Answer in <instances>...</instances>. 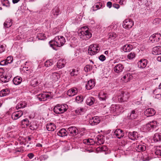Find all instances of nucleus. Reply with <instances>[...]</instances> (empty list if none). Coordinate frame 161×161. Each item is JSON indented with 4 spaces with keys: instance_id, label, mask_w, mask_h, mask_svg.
Listing matches in <instances>:
<instances>
[{
    "instance_id": "1",
    "label": "nucleus",
    "mask_w": 161,
    "mask_h": 161,
    "mask_svg": "<svg viewBox=\"0 0 161 161\" xmlns=\"http://www.w3.org/2000/svg\"><path fill=\"white\" fill-rule=\"evenodd\" d=\"M65 39L62 36H57L49 42L50 46L55 50H57L56 47H60L63 46L65 42Z\"/></svg>"
},
{
    "instance_id": "2",
    "label": "nucleus",
    "mask_w": 161,
    "mask_h": 161,
    "mask_svg": "<svg viewBox=\"0 0 161 161\" xmlns=\"http://www.w3.org/2000/svg\"><path fill=\"white\" fill-rule=\"evenodd\" d=\"M88 29L87 27H84L82 28L81 31L79 34L80 38L83 39L87 40L92 36V34L88 31Z\"/></svg>"
},
{
    "instance_id": "3",
    "label": "nucleus",
    "mask_w": 161,
    "mask_h": 161,
    "mask_svg": "<svg viewBox=\"0 0 161 161\" xmlns=\"http://www.w3.org/2000/svg\"><path fill=\"white\" fill-rule=\"evenodd\" d=\"M68 108V106L66 104H58L54 107L53 111L56 114H62L65 112Z\"/></svg>"
},
{
    "instance_id": "4",
    "label": "nucleus",
    "mask_w": 161,
    "mask_h": 161,
    "mask_svg": "<svg viewBox=\"0 0 161 161\" xmlns=\"http://www.w3.org/2000/svg\"><path fill=\"white\" fill-rule=\"evenodd\" d=\"M100 50V48L97 44H92L90 45L88 49L89 54L91 56L97 53Z\"/></svg>"
},
{
    "instance_id": "5",
    "label": "nucleus",
    "mask_w": 161,
    "mask_h": 161,
    "mask_svg": "<svg viewBox=\"0 0 161 161\" xmlns=\"http://www.w3.org/2000/svg\"><path fill=\"white\" fill-rule=\"evenodd\" d=\"M123 109V107L120 105H112L110 107L111 113L117 114L121 112Z\"/></svg>"
},
{
    "instance_id": "6",
    "label": "nucleus",
    "mask_w": 161,
    "mask_h": 161,
    "mask_svg": "<svg viewBox=\"0 0 161 161\" xmlns=\"http://www.w3.org/2000/svg\"><path fill=\"white\" fill-rule=\"evenodd\" d=\"M157 125V122L155 121H153L144 125L143 130L144 131H149L155 128Z\"/></svg>"
},
{
    "instance_id": "7",
    "label": "nucleus",
    "mask_w": 161,
    "mask_h": 161,
    "mask_svg": "<svg viewBox=\"0 0 161 161\" xmlns=\"http://www.w3.org/2000/svg\"><path fill=\"white\" fill-rule=\"evenodd\" d=\"M130 97L127 92H121V94L118 96V100L120 102L126 101Z\"/></svg>"
},
{
    "instance_id": "8",
    "label": "nucleus",
    "mask_w": 161,
    "mask_h": 161,
    "mask_svg": "<svg viewBox=\"0 0 161 161\" xmlns=\"http://www.w3.org/2000/svg\"><path fill=\"white\" fill-rule=\"evenodd\" d=\"M67 133L70 136H74L78 134V130L75 126H71L67 129Z\"/></svg>"
},
{
    "instance_id": "9",
    "label": "nucleus",
    "mask_w": 161,
    "mask_h": 161,
    "mask_svg": "<svg viewBox=\"0 0 161 161\" xmlns=\"http://www.w3.org/2000/svg\"><path fill=\"white\" fill-rule=\"evenodd\" d=\"M133 25V21L131 19H125L123 23V27L127 29L131 28Z\"/></svg>"
},
{
    "instance_id": "10",
    "label": "nucleus",
    "mask_w": 161,
    "mask_h": 161,
    "mask_svg": "<svg viewBox=\"0 0 161 161\" xmlns=\"http://www.w3.org/2000/svg\"><path fill=\"white\" fill-rule=\"evenodd\" d=\"M61 14V11L58 7L55 6L51 11V16L54 18H56Z\"/></svg>"
},
{
    "instance_id": "11",
    "label": "nucleus",
    "mask_w": 161,
    "mask_h": 161,
    "mask_svg": "<svg viewBox=\"0 0 161 161\" xmlns=\"http://www.w3.org/2000/svg\"><path fill=\"white\" fill-rule=\"evenodd\" d=\"M113 135L115 137H116L118 139H120L123 137L124 133L123 130L120 129H116L113 131Z\"/></svg>"
},
{
    "instance_id": "12",
    "label": "nucleus",
    "mask_w": 161,
    "mask_h": 161,
    "mask_svg": "<svg viewBox=\"0 0 161 161\" xmlns=\"http://www.w3.org/2000/svg\"><path fill=\"white\" fill-rule=\"evenodd\" d=\"M37 98L40 101H45L47 99L52 98L51 96L45 93H42L38 95Z\"/></svg>"
},
{
    "instance_id": "13",
    "label": "nucleus",
    "mask_w": 161,
    "mask_h": 161,
    "mask_svg": "<svg viewBox=\"0 0 161 161\" xmlns=\"http://www.w3.org/2000/svg\"><path fill=\"white\" fill-rule=\"evenodd\" d=\"M161 39V35L160 33H155L152 35L149 38L150 42H157Z\"/></svg>"
},
{
    "instance_id": "14",
    "label": "nucleus",
    "mask_w": 161,
    "mask_h": 161,
    "mask_svg": "<svg viewBox=\"0 0 161 161\" xmlns=\"http://www.w3.org/2000/svg\"><path fill=\"white\" fill-rule=\"evenodd\" d=\"M100 121V119L97 116L92 117L89 120V123L92 125H96L98 124Z\"/></svg>"
},
{
    "instance_id": "15",
    "label": "nucleus",
    "mask_w": 161,
    "mask_h": 161,
    "mask_svg": "<svg viewBox=\"0 0 161 161\" xmlns=\"http://www.w3.org/2000/svg\"><path fill=\"white\" fill-rule=\"evenodd\" d=\"M128 137L130 140H137L139 138V135L137 132H130L128 133Z\"/></svg>"
},
{
    "instance_id": "16",
    "label": "nucleus",
    "mask_w": 161,
    "mask_h": 161,
    "mask_svg": "<svg viewBox=\"0 0 161 161\" xmlns=\"http://www.w3.org/2000/svg\"><path fill=\"white\" fill-rule=\"evenodd\" d=\"M147 63V59H141L137 63L138 66L141 69H144L146 67Z\"/></svg>"
},
{
    "instance_id": "17",
    "label": "nucleus",
    "mask_w": 161,
    "mask_h": 161,
    "mask_svg": "<svg viewBox=\"0 0 161 161\" xmlns=\"http://www.w3.org/2000/svg\"><path fill=\"white\" fill-rule=\"evenodd\" d=\"M132 79V76L131 74L127 73L121 78V80L125 82H127Z\"/></svg>"
},
{
    "instance_id": "18",
    "label": "nucleus",
    "mask_w": 161,
    "mask_h": 161,
    "mask_svg": "<svg viewBox=\"0 0 161 161\" xmlns=\"http://www.w3.org/2000/svg\"><path fill=\"white\" fill-rule=\"evenodd\" d=\"M23 114V112L22 111H18L13 113L11 117L14 120L18 119L21 117Z\"/></svg>"
},
{
    "instance_id": "19",
    "label": "nucleus",
    "mask_w": 161,
    "mask_h": 161,
    "mask_svg": "<svg viewBox=\"0 0 161 161\" xmlns=\"http://www.w3.org/2000/svg\"><path fill=\"white\" fill-rule=\"evenodd\" d=\"M98 98L101 101H105L108 97L107 92L105 91H101L98 94Z\"/></svg>"
},
{
    "instance_id": "20",
    "label": "nucleus",
    "mask_w": 161,
    "mask_h": 161,
    "mask_svg": "<svg viewBox=\"0 0 161 161\" xmlns=\"http://www.w3.org/2000/svg\"><path fill=\"white\" fill-rule=\"evenodd\" d=\"M144 113L146 116L149 117L154 115L156 113V111L153 108H149L147 109Z\"/></svg>"
},
{
    "instance_id": "21",
    "label": "nucleus",
    "mask_w": 161,
    "mask_h": 161,
    "mask_svg": "<svg viewBox=\"0 0 161 161\" xmlns=\"http://www.w3.org/2000/svg\"><path fill=\"white\" fill-rule=\"evenodd\" d=\"M152 53L154 55L161 54V46H158L153 48Z\"/></svg>"
},
{
    "instance_id": "22",
    "label": "nucleus",
    "mask_w": 161,
    "mask_h": 161,
    "mask_svg": "<svg viewBox=\"0 0 161 161\" xmlns=\"http://www.w3.org/2000/svg\"><path fill=\"white\" fill-rule=\"evenodd\" d=\"M78 92V89L76 88H72L68 91L67 94L69 97H72L75 95Z\"/></svg>"
},
{
    "instance_id": "23",
    "label": "nucleus",
    "mask_w": 161,
    "mask_h": 161,
    "mask_svg": "<svg viewBox=\"0 0 161 161\" xmlns=\"http://www.w3.org/2000/svg\"><path fill=\"white\" fill-rule=\"evenodd\" d=\"M11 77V76L9 74H6L5 75L3 74V75L0 78V80L2 82L6 83L9 81Z\"/></svg>"
},
{
    "instance_id": "24",
    "label": "nucleus",
    "mask_w": 161,
    "mask_h": 161,
    "mask_svg": "<svg viewBox=\"0 0 161 161\" xmlns=\"http://www.w3.org/2000/svg\"><path fill=\"white\" fill-rule=\"evenodd\" d=\"M95 85V81L92 80H89L86 84V87L88 90H90L92 89Z\"/></svg>"
},
{
    "instance_id": "25",
    "label": "nucleus",
    "mask_w": 161,
    "mask_h": 161,
    "mask_svg": "<svg viewBox=\"0 0 161 161\" xmlns=\"http://www.w3.org/2000/svg\"><path fill=\"white\" fill-rule=\"evenodd\" d=\"M59 78V74L56 72L53 73L50 77L51 80L53 82H55L58 81Z\"/></svg>"
},
{
    "instance_id": "26",
    "label": "nucleus",
    "mask_w": 161,
    "mask_h": 161,
    "mask_svg": "<svg viewBox=\"0 0 161 161\" xmlns=\"http://www.w3.org/2000/svg\"><path fill=\"white\" fill-rule=\"evenodd\" d=\"M136 150L139 152L145 151L146 149V146L145 144H140L136 147Z\"/></svg>"
},
{
    "instance_id": "27",
    "label": "nucleus",
    "mask_w": 161,
    "mask_h": 161,
    "mask_svg": "<svg viewBox=\"0 0 161 161\" xmlns=\"http://www.w3.org/2000/svg\"><path fill=\"white\" fill-rule=\"evenodd\" d=\"M46 127L47 130L49 131H54L56 128V125L52 123L47 124Z\"/></svg>"
},
{
    "instance_id": "28",
    "label": "nucleus",
    "mask_w": 161,
    "mask_h": 161,
    "mask_svg": "<svg viewBox=\"0 0 161 161\" xmlns=\"http://www.w3.org/2000/svg\"><path fill=\"white\" fill-rule=\"evenodd\" d=\"M123 68V65L119 64L115 66L114 68V70L115 72L119 73L122 71Z\"/></svg>"
},
{
    "instance_id": "29",
    "label": "nucleus",
    "mask_w": 161,
    "mask_h": 161,
    "mask_svg": "<svg viewBox=\"0 0 161 161\" xmlns=\"http://www.w3.org/2000/svg\"><path fill=\"white\" fill-rule=\"evenodd\" d=\"M132 48L133 47L132 45L126 44L123 46L122 50L125 52H129L132 49Z\"/></svg>"
},
{
    "instance_id": "30",
    "label": "nucleus",
    "mask_w": 161,
    "mask_h": 161,
    "mask_svg": "<svg viewBox=\"0 0 161 161\" xmlns=\"http://www.w3.org/2000/svg\"><path fill=\"white\" fill-rule=\"evenodd\" d=\"M137 116V111L136 110H133L131 112L130 114L128 117L130 119L132 120L136 118Z\"/></svg>"
},
{
    "instance_id": "31",
    "label": "nucleus",
    "mask_w": 161,
    "mask_h": 161,
    "mask_svg": "<svg viewBox=\"0 0 161 161\" xmlns=\"http://www.w3.org/2000/svg\"><path fill=\"white\" fill-rule=\"evenodd\" d=\"M65 64V61L64 59H60L57 63V66L59 69L64 67Z\"/></svg>"
},
{
    "instance_id": "32",
    "label": "nucleus",
    "mask_w": 161,
    "mask_h": 161,
    "mask_svg": "<svg viewBox=\"0 0 161 161\" xmlns=\"http://www.w3.org/2000/svg\"><path fill=\"white\" fill-rule=\"evenodd\" d=\"M67 132L65 129H62L58 132L57 134L58 136L63 137L67 136Z\"/></svg>"
},
{
    "instance_id": "33",
    "label": "nucleus",
    "mask_w": 161,
    "mask_h": 161,
    "mask_svg": "<svg viewBox=\"0 0 161 161\" xmlns=\"http://www.w3.org/2000/svg\"><path fill=\"white\" fill-rule=\"evenodd\" d=\"M22 78L19 76H17L14 77L13 80V82L15 85H18L22 81Z\"/></svg>"
},
{
    "instance_id": "34",
    "label": "nucleus",
    "mask_w": 161,
    "mask_h": 161,
    "mask_svg": "<svg viewBox=\"0 0 161 161\" xmlns=\"http://www.w3.org/2000/svg\"><path fill=\"white\" fill-rule=\"evenodd\" d=\"M153 140L154 142H158L161 141V134L157 133L153 136Z\"/></svg>"
},
{
    "instance_id": "35",
    "label": "nucleus",
    "mask_w": 161,
    "mask_h": 161,
    "mask_svg": "<svg viewBox=\"0 0 161 161\" xmlns=\"http://www.w3.org/2000/svg\"><path fill=\"white\" fill-rule=\"evenodd\" d=\"M94 98L92 97H91L87 99L86 103L87 105L91 106L94 103Z\"/></svg>"
},
{
    "instance_id": "36",
    "label": "nucleus",
    "mask_w": 161,
    "mask_h": 161,
    "mask_svg": "<svg viewBox=\"0 0 161 161\" xmlns=\"http://www.w3.org/2000/svg\"><path fill=\"white\" fill-rule=\"evenodd\" d=\"M12 23L11 19H7L4 23V28L10 27L12 25Z\"/></svg>"
},
{
    "instance_id": "37",
    "label": "nucleus",
    "mask_w": 161,
    "mask_h": 161,
    "mask_svg": "<svg viewBox=\"0 0 161 161\" xmlns=\"http://www.w3.org/2000/svg\"><path fill=\"white\" fill-rule=\"evenodd\" d=\"M26 104L24 101H21L17 105L16 108L17 109H19L21 108H23L26 106Z\"/></svg>"
},
{
    "instance_id": "38",
    "label": "nucleus",
    "mask_w": 161,
    "mask_h": 161,
    "mask_svg": "<svg viewBox=\"0 0 161 161\" xmlns=\"http://www.w3.org/2000/svg\"><path fill=\"white\" fill-rule=\"evenodd\" d=\"M9 92L10 91L8 89H3L0 92V96L1 97L6 96L9 93Z\"/></svg>"
},
{
    "instance_id": "39",
    "label": "nucleus",
    "mask_w": 161,
    "mask_h": 161,
    "mask_svg": "<svg viewBox=\"0 0 161 161\" xmlns=\"http://www.w3.org/2000/svg\"><path fill=\"white\" fill-rule=\"evenodd\" d=\"M97 138V143L98 145H101L104 143V139L103 136H98Z\"/></svg>"
},
{
    "instance_id": "40",
    "label": "nucleus",
    "mask_w": 161,
    "mask_h": 161,
    "mask_svg": "<svg viewBox=\"0 0 161 161\" xmlns=\"http://www.w3.org/2000/svg\"><path fill=\"white\" fill-rule=\"evenodd\" d=\"M102 7V3L101 2H97L93 6L94 11L97 10L99 9H100Z\"/></svg>"
},
{
    "instance_id": "41",
    "label": "nucleus",
    "mask_w": 161,
    "mask_h": 161,
    "mask_svg": "<svg viewBox=\"0 0 161 161\" xmlns=\"http://www.w3.org/2000/svg\"><path fill=\"white\" fill-rule=\"evenodd\" d=\"M108 40L110 42H112L117 37L116 34L114 33H111L109 34Z\"/></svg>"
},
{
    "instance_id": "42",
    "label": "nucleus",
    "mask_w": 161,
    "mask_h": 161,
    "mask_svg": "<svg viewBox=\"0 0 161 161\" xmlns=\"http://www.w3.org/2000/svg\"><path fill=\"white\" fill-rule=\"evenodd\" d=\"M83 143L85 144H86L87 145H92L94 143V142L93 139H85L83 140Z\"/></svg>"
},
{
    "instance_id": "43",
    "label": "nucleus",
    "mask_w": 161,
    "mask_h": 161,
    "mask_svg": "<svg viewBox=\"0 0 161 161\" xmlns=\"http://www.w3.org/2000/svg\"><path fill=\"white\" fill-rule=\"evenodd\" d=\"M39 82L37 79H34L31 81V86L35 87L38 85Z\"/></svg>"
},
{
    "instance_id": "44",
    "label": "nucleus",
    "mask_w": 161,
    "mask_h": 161,
    "mask_svg": "<svg viewBox=\"0 0 161 161\" xmlns=\"http://www.w3.org/2000/svg\"><path fill=\"white\" fill-rule=\"evenodd\" d=\"M21 124L22 125H24V127L25 126H29L30 125L29 122L27 119H25L21 121Z\"/></svg>"
},
{
    "instance_id": "45",
    "label": "nucleus",
    "mask_w": 161,
    "mask_h": 161,
    "mask_svg": "<svg viewBox=\"0 0 161 161\" xmlns=\"http://www.w3.org/2000/svg\"><path fill=\"white\" fill-rule=\"evenodd\" d=\"M84 109L81 108H77L75 110V112L77 114L81 115L84 113Z\"/></svg>"
},
{
    "instance_id": "46",
    "label": "nucleus",
    "mask_w": 161,
    "mask_h": 161,
    "mask_svg": "<svg viewBox=\"0 0 161 161\" xmlns=\"http://www.w3.org/2000/svg\"><path fill=\"white\" fill-rule=\"evenodd\" d=\"M30 127L31 130H35L37 129L38 126L36 122H33L31 123V125Z\"/></svg>"
},
{
    "instance_id": "47",
    "label": "nucleus",
    "mask_w": 161,
    "mask_h": 161,
    "mask_svg": "<svg viewBox=\"0 0 161 161\" xmlns=\"http://www.w3.org/2000/svg\"><path fill=\"white\" fill-rule=\"evenodd\" d=\"M46 36L43 33H39L37 35L36 37L38 40H43L45 38Z\"/></svg>"
},
{
    "instance_id": "48",
    "label": "nucleus",
    "mask_w": 161,
    "mask_h": 161,
    "mask_svg": "<svg viewBox=\"0 0 161 161\" xmlns=\"http://www.w3.org/2000/svg\"><path fill=\"white\" fill-rule=\"evenodd\" d=\"M136 57V54L134 52H131L127 55V58L131 60L134 59Z\"/></svg>"
},
{
    "instance_id": "49",
    "label": "nucleus",
    "mask_w": 161,
    "mask_h": 161,
    "mask_svg": "<svg viewBox=\"0 0 161 161\" xmlns=\"http://www.w3.org/2000/svg\"><path fill=\"white\" fill-rule=\"evenodd\" d=\"M153 24L156 25L161 24V19L159 18H156L154 19L153 22Z\"/></svg>"
},
{
    "instance_id": "50",
    "label": "nucleus",
    "mask_w": 161,
    "mask_h": 161,
    "mask_svg": "<svg viewBox=\"0 0 161 161\" xmlns=\"http://www.w3.org/2000/svg\"><path fill=\"white\" fill-rule=\"evenodd\" d=\"M75 100L78 103H81L83 100V96L80 95L77 96L75 98Z\"/></svg>"
},
{
    "instance_id": "51",
    "label": "nucleus",
    "mask_w": 161,
    "mask_h": 161,
    "mask_svg": "<svg viewBox=\"0 0 161 161\" xmlns=\"http://www.w3.org/2000/svg\"><path fill=\"white\" fill-rule=\"evenodd\" d=\"M53 64V61L51 59L46 61L45 63V65L46 67H48Z\"/></svg>"
},
{
    "instance_id": "52",
    "label": "nucleus",
    "mask_w": 161,
    "mask_h": 161,
    "mask_svg": "<svg viewBox=\"0 0 161 161\" xmlns=\"http://www.w3.org/2000/svg\"><path fill=\"white\" fill-rule=\"evenodd\" d=\"M78 74V71L75 69L72 70V71L70 72V75L71 76L75 77L77 76Z\"/></svg>"
},
{
    "instance_id": "53",
    "label": "nucleus",
    "mask_w": 161,
    "mask_h": 161,
    "mask_svg": "<svg viewBox=\"0 0 161 161\" xmlns=\"http://www.w3.org/2000/svg\"><path fill=\"white\" fill-rule=\"evenodd\" d=\"M2 4L3 6L7 7H8L10 6V3L8 0H4L2 2Z\"/></svg>"
},
{
    "instance_id": "54",
    "label": "nucleus",
    "mask_w": 161,
    "mask_h": 161,
    "mask_svg": "<svg viewBox=\"0 0 161 161\" xmlns=\"http://www.w3.org/2000/svg\"><path fill=\"white\" fill-rule=\"evenodd\" d=\"M107 150V147L106 146H103L97 148L96 149L97 151L100 150L101 151H106Z\"/></svg>"
},
{
    "instance_id": "55",
    "label": "nucleus",
    "mask_w": 161,
    "mask_h": 161,
    "mask_svg": "<svg viewBox=\"0 0 161 161\" xmlns=\"http://www.w3.org/2000/svg\"><path fill=\"white\" fill-rule=\"evenodd\" d=\"M7 64L11 63L13 60V58L11 56L8 57L5 60Z\"/></svg>"
},
{
    "instance_id": "56",
    "label": "nucleus",
    "mask_w": 161,
    "mask_h": 161,
    "mask_svg": "<svg viewBox=\"0 0 161 161\" xmlns=\"http://www.w3.org/2000/svg\"><path fill=\"white\" fill-rule=\"evenodd\" d=\"M6 46L5 45H0V53L4 51Z\"/></svg>"
},
{
    "instance_id": "57",
    "label": "nucleus",
    "mask_w": 161,
    "mask_h": 161,
    "mask_svg": "<svg viewBox=\"0 0 161 161\" xmlns=\"http://www.w3.org/2000/svg\"><path fill=\"white\" fill-rule=\"evenodd\" d=\"M74 10V8L72 6H69L67 8V10L69 12H72Z\"/></svg>"
},
{
    "instance_id": "58",
    "label": "nucleus",
    "mask_w": 161,
    "mask_h": 161,
    "mask_svg": "<svg viewBox=\"0 0 161 161\" xmlns=\"http://www.w3.org/2000/svg\"><path fill=\"white\" fill-rule=\"evenodd\" d=\"M90 65H86L84 68V69L86 72H88L90 71L91 68Z\"/></svg>"
},
{
    "instance_id": "59",
    "label": "nucleus",
    "mask_w": 161,
    "mask_h": 161,
    "mask_svg": "<svg viewBox=\"0 0 161 161\" xmlns=\"http://www.w3.org/2000/svg\"><path fill=\"white\" fill-rule=\"evenodd\" d=\"M99 59L100 61H103L106 59V57L104 55H101L99 57Z\"/></svg>"
},
{
    "instance_id": "60",
    "label": "nucleus",
    "mask_w": 161,
    "mask_h": 161,
    "mask_svg": "<svg viewBox=\"0 0 161 161\" xmlns=\"http://www.w3.org/2000/svg\"><path fill=\"white\" fill-rule=\"evenodd\" d=\"M156 155L161 156V151L160 149H157L155 152Z\"/></svg>"
},
{
    "instance_id": "61",
    "label": "nucleus",
    "mask_w": 161,
    "mask_h": 161,
    "mask_svg": "<svg viewBox=\"0 0 161 161\" xmlns=\"http://www.w3.org/2000/svg\"><path fill=\"white\" fill-rule=\"evenodd\" d=\"M4 73V69L2 68H0V78L3 75Z\"/></svg>"
},
{
    "instance_id": "62",
    "label": "nucleus",
    "mask_w": 161,
    "mask_h": 161,
    "mask_svg": "<svg viewBox=\"0 0 161 161\" xmlns=\"http://www.w3.org/2000/svg\"><path fill=\"white\" fill-rule=\"evenodd\" d=\"M5 60L2 61L0 62V65L2 66L5 65L7 64Z\"/></svg>"
},
{
    "instance_id": "63",
    "label": "nucleus",
    "mask_w": 161,
    "mask_h": 161,
    "mask_svg": "<svg viewBox=\"0 0 161 161\" xmlns=\"http://www.w3.org/2000/svg\"><path fill=\"white\" fill-rule=\"evenodd\" d=\"M126 1V0H119V3L121 5H123L125 4Z\"/></svg>"
},
{
    "instance_id": "64",
    "label": "nucleus",
    "mask_w": 161,
    "mask_h": 161,
    "mask_svg": "<svg viewBox=\"0 0 161 161\" xmlns=\"http://www.w3.org/2000/svg\"><path fill=\"white\" fill-rule=\"evenodd\" d=\"M27 156L29 158L31 159L34 157V155L33 153H30L27 155Z\"/></svg>"
}]
</instances>
